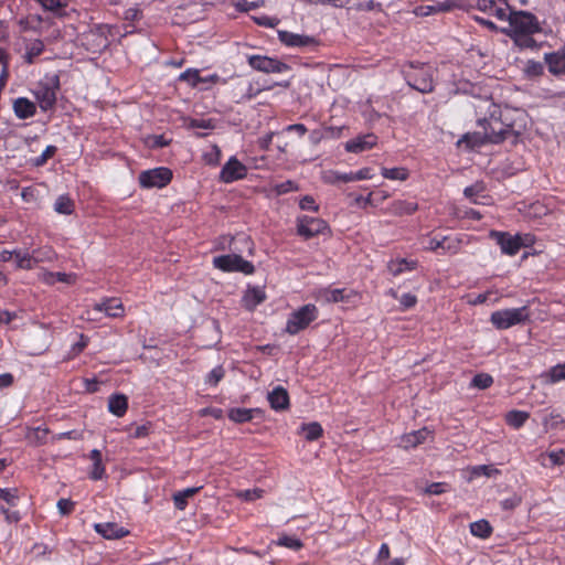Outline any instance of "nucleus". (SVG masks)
Listing matches in <instances>:
<instances>
[{
  "label": "nucleus",
  "instance_id": "1",
  "mask_svg": "<svg viewBox=\"0 0 565 565\" xmlns=\"http://www.w3.org/2000/svg\"><path fill=\"white\" fill-rule=\"evenodd\" d=\"M479 116L477 122L487 132L490 143H501L511 140L515 145L519 139V130L515 122L510 120V110L502 111L500 106L491 99H478L473 105Z\"/></svg>",
  "mask_w": 565,
  "mask_h": 565
},
{
  "label": "nucleus",
  "instance_id": "2",
  "mask_svg": "<svg viewBox=\"0 0 565 565\" xmlns=\"http://www.w3.org/2000/svg\"><path fill=\"white\" fill-rule=\"evenodd\" d=\"M508 21L509 28L502 31L518 49L539 51L542 47L543 43L533 38L534 34L542 32V25L536 15L524 10H510Z\"/></svg>",
  "mask_w": 565,
  "mask_h": 565
},
{
  "label": "nucleus",
  "instance_id": "3",
  "mask_svg": "<svg viewBox=\"0 0 565 565\" xmlns=\"http://www.w3.org/2000/svg\"><path fill=\"white\" fill-rule=\"evenodd\" d=\"M435 67L426 63L409 62L403 66V74L407 84L423 93L428 94L434 90L435 87Z\"/></svg>",
  "mask_w": 565,
  "mask_h": 565
},
{
  "label": "nucleus",
  "instance_id": "4",
  "mask_svg": "<svg viewBox=\"0 0 565 565\" xmlns=\"http://www.w3.org/2000/svg\"><path fill=\"white\" fill-rule=\"evenodd\" d=\"M318 318V309L315 305L308 303L294 311L286 324V332L295 335L306 329Z\"/></svg>",
  "mask_w": 565,
  "mask_h": 565
},
{
  "label": "nucleus",
  "instance_id": "5",
  "mask_svg": "<svg viewBox=\"0 0 565 565\" xmlns=\"http://www.w3.org/2000/svg\"><path fill=\"white\" fill-rule=\"evenodd\" d=\"M527 318V308L524 306L521 308L494 311L492 312L490 320L497 329L504 330L524 322Z\"/></svg>",
  "mask_w": 565,
  "mask_h": 565
},
{
  "label": "nucleus",
  "instance_id": "6",
  "mask_svg": "<svg viewBox=\"0 0 565 565\" xmlns=\"http://www.w3.org/2000/svg\"><path fill=\"white\" fill-rule=\"evenodd\" d=\"M490 236L495 239L502 253L510 256L516 255L522 247L529 246L532 243L530 235L523 237L519 234L511 235L507 232L492 231Z\"/></svg>",
  "mask_w": 565,
  "mask_h": 565
},
{
  "label": "nucleus",
  "instance_id": "7",
  "mask_svg": "<svg viewBox=\"0 0 565 565\" xmlns=\"http://www.w3.org/2000/svg\"><path fill=\"white\" fill-rule=\"evenodd\" d=\"M213 265L215 268L226 273L237 271L250 275L255 271L254 265L237 254L216 256L213 258Z\"/></svg>",
  "mask_w": 565,
  "mask_h": 565
},
{
  "label": "nucleus",
  "instance_id": "8",
  "mask_svg": "<svg viewBox=\"0 0 565 565\" xmlns=\"http://www.w3.org/2000/svg\"><path fill=\"white\" fill-rule=\"evenodd\" d=\"M172 179V171L168 168L160 167L139 174V182L142 188H163Z\"/></svg>",
  "mask_w": 565,
  "mask_h": 565
},
{
  "label": "nucleus",
  "instance_id": "9",
  "mask_svg": "<svg viewBox=\"0 0 565 565\" xmlns=\"http://www.w3.org/2000/svg\"><path fill=\"white\" fill-rule=\"evenodd\" d=\"M328 228L322 218L301 216L297 221V233L306 239L322 234Z\"/></svg>",
  "mask_w": 565,
  "mask_h": 565
},
{
  "label": "nucleus",
  "instance_id": "10",
  "mask_svg": "<svg viewBox=\"0 0 565 565\" xmlns=\"http://www.w3.org/2000/svg\"><path fill=\"white\" fill-rule=\"evenodd\" d=\"M248 64L256 71L264 73H282L288 70V65L268 56L250 55Z\"/></svg>",
  "mask_w": 565,
  "mask_h": 565
},
{
  "label": "nucleus",
  "instance_id": "11",
  "mask_svg": "<svg viewBox=\"0 0 565 565\" xmlns=\"http://www.w3.org/2000/svg\"><path fill=\"white\" fill-rule=\"evenodd\" d=\"M246 174L247 168L236 157H231L221 170L220 180L224 183H232L244 179Z\"/></svg>",
  "mask_w": 565,
  "mask_h": 565
},
{
  "label": "nucleus",
  "instance_id": "12",
  "mask_svg": "<svg viewBox=\"0 0 565 565\" xmlns=\"http://www.w3.org/2000/svg\"><path fill=\"white\" fill-rule=\"evenodd\" d=\"M461 241L458 238H451L444 236L441 238L431 237L428 239L427 249L436 252L443 249L444 253L456 254L460 249Z\"/></svg>",
  "mask_w": 565,
  "mask_h": 565
},
{
  "label": "nucleus",
  "instance_id": "13",
  "mask_svg": "<svg viewBox=\"0 0 565 565\" xmlns=\"http://www.w3.org/2000/svg\"><path fill=\"white\" fill-rule=\"evenodd\" d=\"M544 61L553 75L565 74V45L556 52L545 53Z\"/></svg>",
  "mask_w": 565,
  "mask_h": 565
},
{
  "label": "nucleus",
  "instance_id": "14",
  "mask_svg": "<svg viewBox=\"0 0 565 565\" xmlns=\"http://www.w3.org/2000/svg\"><path fill=\"white\" fill-rule=\"evenodd\" d=\"M377 137L373 134L356 137L345 143L348 152L359 153L364 150L371 149L376 145Z\"/></svg>",
  "mask_w": 565,
  "mask_h": 565
},
{
  "label": "nucleus",
  "instance_id": "15",
  "mask_svg": "<svg viewBox=\"0 0 565 565\" xmlns=\"http://www.w3.org/2000/svg\"><path fill=\"white\" fill-rule=\"evenodd\" d=\"M94 309L100 312L103 311L106 316L111 318L122 317L125 312L122 302L117 298L105 299L96 303Z\"/></svg>",
  "mask_w": 565,
  "mask_h": 565
},
{
  "label": "nucleus",
  "instance_id": "16",
  "mask_svg": "<svg viewBox=\"0 0 565 565\" xmlns=\"http://www.w3.org/2000/svg\"><path fill=\"white\" fill-rule=\"evenodd\" d=\"M94 527L98 534L107 540L121 539L128 534L125 527L111 522L96 523Z\"/></svg>",
  "mask_w": 565,
  "mask_h": 565
},
{
  "label": "nucleus",
  "instance_id": "17",
  "mask_svg": "<svg viewBox=\"0 0 565 565\" xmlns=\"http://www.w3.org/2000/svg\"><path fill=\"white\" fill-rule=\"evenodd\" d=\"M278 38L281 43L287 46H308L315 42L313 38L301 35L289 31H279Z\"/></svg>",
  "mask_w": 565,
  "mask_h": 565
},
{
  "label": "nucleus",
  "instance_id": "18",
  "mask_svg": "<svg viewBox=\"0 0 565 565\" xmlns=\"http://www.w3.org/2000/svg\"><path fill=\"white\" fill-rule=\"evenodd\" d=\"M429 435L430 431L427 428L405 434L401 437L399 446L404 449L415 448L423 444Z\"/></svg>",
  "mask_w": 565,
  "mask_h": 565
},
{
  "label": "nucleus",
  "instance_id": "19",
  "mask_svg": "<svg viewBox=\"0 0 565 565\" xmlns=\"http://www.w3.org/2000/svg\"><path fill=\"white\" fill-rule=\"evenodd\" d=\"M267 398L271 408L275 411H284L289 406L288 392L281 386H277L268 393Z\"/></svg>",
  "mask_w": 565,
  "mask_h": 565
},
{
  "label": "nucleus",
  "instance_id": "20",
  "mask_svg": "<svg viewBox=\"0 0 565 565\" xmlns=\"http://www.w3.org/2000/svg\"><path fill=\"white\" fill-rule=\"evenodd\" d=\"M36 98L43 110L51 109L56 102V90L47 85H42L36 92Z\"/></svg>",
  "mask_w": 565,
  "mask_h": 565
},
{
  "label": "nucleus",
  "instance_id": "21",
  "mask_svg": "<svg viewBox=\"0 0 565 565\" xmlns=\"http://www.w3.org/2000/svg\"><path fill=\"white\" fill-rule=\"evenodd\" d=\"M232 79L236 81V86L239 93H234L233 98L238 103L241 100H249L254 98L259 90L253 89V84L248 81L242 79L239 76H233Z\"/></svg>",
  "mask_w": 565,
  "mask_h": 565
},
{
  "label": "nucleus",
  "instance_id": "22",
  "mask_svg": "<svg viewBox=\"0 0 565 565\" xmlns=\"http://www.w3.org/2000/svg\"><path fill=\"white\" fill-rule=\"evenodd\" d=\"M417 209L418 204L415 202L397 200L390 204L387 212L396 216H403L412 215Z\"/></svg>",
  "mask_w": 565,
  "mask_h": 565
},
{
  "label": "nucleus",
  "instance_id": "23",
  "mask_svg": "<svg viewBox=\"0 0 565 565\" xmlns=\"http://www.w3.org/2000/svg\"><path fill=\"white\" fill-rule=\"evenodd\" d=\"M13 110L18 118L28 119L35 114V105L28 98L20 97L14 100Z\"/></svg>",
  "mask_w": 565,
  "mask_h": 565
},
{
  "label": "nucleus",
  "instance_id": "24",
  "mask_svg": "<svg viewBox=\"0 0 565 565\" xmlns=\"http://www.w3.org/2000/svg\"><path fill=\"white\" fill-rule=\"evenodd\" d=\"M466 143L468 148L480 147L490 143L487 132H467L459 140L458 145Z\"/></svg>",
  "mask_w": 565,
  "mask_h": 565
},
{
  "label": "nucleus",
  "instance_id": "25",
  "mask_svg": "<svg viewBox=\"0 0 565 565\" xmlns=\"http://www.w3.org/2000/svg\"><path fill=\"white\" fill-rule=\"evenodd\" d=\"M128 407L127 397L122 394H114L108 399V409L114 415L122 416Z\"/></svg>",
  "mask_w": 565,
  "mask_h": 565
},
{
  "label": "nucleus",
  "instance_id": "26",
  "mask_svg": "<svg viewBox=\"0 0 565 565\" xmlns=\"http://www.w3.org/2000/svg\"><path fill=\"white\" fill-rule=\"evenodd\" d=\"M266 298L265 291L259 288L248 289L243 298L244 306L248 310H254Z\"/></svg>",
  "mask_w": 565,
  "mask_h": 565
},
{
  "label": "nucleus",
  "instance_id": "27",
  "mask_svg": "<svg viewBox=\"0 0 565 565\" xmlns=\"http://www.w3.org/2000/svg\"><path fill=\"white\" fill-rule=\"evenodd\" d=\"M89 458L93 461L89 477L93 480H100L105 475V467L102 461V452L98 449H93L90 451Z\"/></svg>",
  "mask_w": 565,
  "mask_h": 565
},
{
  "label": "nucleus",
  "instance_id": "28",
  "mask_svg": "<svg viewBox=\"0 0 565 565\" xmlns=\"http://www.w3.org/2000/svg\"><path fill=\"white\" fill-rule=\"evenodd\" d=\"M201 487L195 488H186L182 491L175 492L173 494V503L178 510H184L188 505V499L192 498L195 493L200 491Z\"/></svg>",
  "mask_w": 565,
  "mask_h": 565
},
{
  "label": "nucleus",
  "instance_id": "29",
  "mask_svg": "<svg viewBox=\"0 0 565 565\" xmlns=\"http://www.w3.org/2000/svg\"><path fill=\"white\" fill-rule=\"evenodd\" d=\"M259 413L257 408H231L228 411V418L235 423H246L253 419V414Z\"/></svg>",
  "mask_w": 565,
  "mask_h": 565
},
{
  "label": "nucleus",
  "instance_id": "30",
  "mask_svg": "<svg viewBox=\"0 0 565 565\" xmlns=\"http://www.w3.org/2000/svg\"><path fill=\"white\" fill-rule=\"evenodd\" d=\"M14 258L17 267L20 269L30 270L36 266L32 253L28 250L15 249Z\"/></svg>",
  "mask_w": 565,
  "mask_h": 565
},
{
  "label": "nucleus",
  "instance_id": "31",
  "mask_svg": "<svg viewBox=\"0 0 565 565\" xmlns=\"http://www.w3.org/2000/svg\"><path fill=\"white\" fill-rule=\"evenodd\" d=\"M470 532L473 536L488 539L492 533V526L487 520H479L470 524Z\"/></svg>",
  "mask_w": 565,
  "mask_h": 565
},
{
  "label": "nucleus",
  "instance_id": "32",
  "mask_svg": "<svg viewBox=\"0 0 565 565\" xmlns=\"http://www.w3.org/2000/svg\"><path fill=\"white\" fill-rule=\"evenodd\" d=\"M33 259L35 264L53 262L56 258V254L50 246L39 247L32 250Z\"/></svg>",
  "mask_w": 565,
  "mask_h": 565
},
{
  "label": "nucleus",
  "instance_id": "33",
  "mask_svg": "<svg viewBox=\"0 0 565 565\" xmlns=\"http://www.w3.org/2000/svg\"><path fill=\"white\" fill-rule=\"evenodd\" d=\"M529 417H530V414L527 412L510 411L505 415V420H507L508 425L518 429L525 424V422L527 420Z\"/></svg>",
  "mask_w": 565,
  "mask_h": 565
},
{
  "label": "nucleus",
  "instance_id": "34",
  "mask_svg": "<svg viewBox=\"0 0 565 565\" xmlns=\"http://www.w3.org/2000/svg\"><path fill=\"white\" fill-rule=\"evenodd\" d=\"M547 384H554L559 381L565 380V363L557 364L548 370L545 374L542 375Z\"/></svg>",
  "mask_w": 565,
  "mask_h": 565
},
{
  "label": "nucleus",
  "instance_id": "35",
  "mask_svg": "<svg viewBox=\"0 0 565 565\" xmlns=\"http://www.w3.org/2000/svg\"><path fill=\"white\" fill-rule=\"evenodd\" d=\"M54 211L64 214L71 215L74 211V202L68 195H60L54 203Z\"/></svg>",
  "mask_w": 565,
  "mask_h": 565
},
{
  "label": "nucleus",
  "instance_id": "36",
  "mask_svg": "<svg viewBox=\"0 0 565 565\" xmlns=\"http://www.w3.org/2000/svg\"><path fill=\"white\" fill-rule=\"evenodd\" d=\"M415 262H407L406 259H396L388 263V270L393 276H398L405 270H412L415 268Z\"/></svg>",
  "mask_w": 565,
  "mask_h": 565
},
{
  "label": "nucleus",
  "instance_id": "37",
  "mask_svg": "<svg viewBox=\"0 0 565 565\" xmlns=\"http://www.w3.org/2000/svg\"><path fill=\"white\" fill-rule=\"evenodd\" d=\"M301 430L308 441L317 440L319 437H321L323 431L321 425L317 422L303 424L301 426Z\"/></svg>",
  "mask_w": 565,
  "mask_h": 565
},
{
  "label": "nucleus",
  "instance_id": "38",
  "mask_svg": "<svg viewBox=\"0 0 565 565\" xmlns=\"http://www.w3.org/2000/svg\"><path fill=\"white\" fill-rule=\"evenodd\" d=\"M493 384V377L488 373H478L473 376L470 386L479 390H486Z\"/></svg>",
  "mask_w": 565,
  "mask_h": 565
},
{
  "label": "nucleus",
  "instance_id": "39",
  "mask_svg": "<svg viewBox=\"0 0 565 565\" xmlns=\"http://www.w3.org/2000/svg\"><path fill=\"white\" fill-rule=\"evenodd\" d=\"M382 175L390 180L404 181L408 177V172L404 168H382Z\"/></svg>",
  "mask_w": 565,
  "mask_h": 565
},
{
  "label": "nucleus",
  "instance_id": "40",
  "mask_svg": "<svg viewBox=\"0 0 565 565\" xmlns=\"http://www.w3.org/2000/svg\"><path fill=\"white\" fill-rule=\"evenodd\" d=\"M44 50V44L41 40L32 42L26 50L25 60L29 64H32L34 58L39 56Z\"/></svg>",
  "mask_w": 565,
  "mask_h": 565
},
{
  "label": "nucleus",
  "instance_id": "41",
  "mask_svg": "<svg viewBox=\"0 0 565 565\" xmlns=\"http://www.w3.org/2000/svg\"><path fill=\"white\" fill-rule=\"evenodd\" d=\"M181 81H186L192 86H196L199 83H206L207 79L200 76L198 70H186L180 75Z\"/></svg>",
  "mask_w": 565,
  "mask_h": 565
},
{
  "label": "nucleus",
  "instance_id": "42",
  "mask_svg": "<svg viewBox=\"0 0 565 565\" xmlns=\"http://www.w3.org/2000/svg\"><path fill=\"white\" fill-rule=\"evenodd\" d=\"M277 544L294 551L302 547L301 541L296 536L282 535L278 539Z\"/></svg>",
  "mask_w": 565,
  "mask_h": 565
},
{
  "label": "nucleus",
  "instance_id": "43",
  "mask_svg": "<svg viewBox=\"0 0 565 565\" xmlns=\"http://www.w3.org/2000/svg\"><path fill=\"white\" fill-rule=\"evenodd\" d=\"M524 72L530 77H537L543 74L544 66L541 62L530 60L525 64Z\"/></svg>",
  "mask_w": 565,
  "mask_h": 565
},
{
  "label": "nucleus",
  "instance_id": "44",
  "mask_svg": "<svg viewBox=\"0 0 565 565\" xmlns=\"http://www.w3.org/2000/svg\"><path fill=\"white\" fill-rule=\"evenodd\" d=\"M56 150L57 148L55 146H47L42 152V154L33 160V164L35 167L44 166L46 161L55 154Z\"/></svg>",
  "mask_w": 565,
  "mask_h": 565
},
{
  "label": "nucleus",
  "instance_id": "45",
  "mask_svg": "<svg viewBox=\"0 0 565 565\" xmlns=\"http://www.w3.org/2000/svg\"><path fill=\"white\" fill-rule=\"evenodd\" d=\"M264 494V490L259 488L248 489L237 492L236 497L243 499L245 501H254L256 499L262 498Z\"/></svg>",
  "mask_w": 565,
  "mask_h": 565
},
{
  "label": "nucleus",
  "instance_id": "46",
  "mask_svg": "<svg viewBox=\"0 0 565 565\" xmlns=\"http://www.w3.org/2000/svg\"><path fill=\"white\" fill-rule=\"evenodd\" d=\"M224 377V370L222 366L214 367L206 377V383L210 385H217V383Z\"/></svg>",
  "mask_w": 565,
  "mask_h": 565
},
{
  "label": "nucleus",
  "instance_id": "47",
  "mask_svg": "<svg viewBox=\"0 0 565 565\" xmlns=\"http://www.w3.org/2000/svg\"><path fill=\"white\" fill-rule=\"evenodd\" d=\"M274 190L278 195H281L290 191H297L298 186L295 184V182L287 180L285 182L276 184Z\"/></svg>",
  "mask_w": 565,
  "mask_h": 565
},
{
  "label": "nucleus",
  "instance_id": "48",
  "mask_svg": "<svg viewBox=\"0 0 565 565\" xmlns=\"http://www.w3.org/2000/svg\"><path fill=\"white\" fill-rule=\"evenodd\" d=\"M41 6L47 11H57L58 9L66 6L64 0H38Z\"/></svg>",
  "mask_w": 565,
  "mask_h": 565
},
{
  "label": "nucleus",
  "instance_id": "49",
  "mask_svg": "<svg viewBox=\"0 0 565 565\" xmlns=\"http://www.w3.org/2000/svg\"><path fill=\"white\" fill-rule=\"evenodd\" d=\"M473 475H482L486 477H492L493 475H498L499 470L497 468H493L492 466L481 465L477 466L472 470Z\"/></svg>",
  "mask_w": 565,
  "mask_h": 565
},
{
  "label": "nucleus",
  "instance_id": "50",
  "mask_svg": "<svg viewBox=\"0 0 565 565\" xmlns=\"http://www.w3.org/2000/svg\"><path fill=\"white\" fill-rule=\"evenodd\" d=\"M448 484L445 482H434L425 489L427 494H441L447 491Z\"/></svg>",
  "mask_w": 565,
  "mask_h": 565
},
{
  "label": "nucleus",
  "instance_id": "51",
  "mask_svg": "<svg viewBox=\"0 0 565 565\" xmlns=\"http://www.w3.org/2000/svg\"><path fill=\"white\" fill-rule=\"evenodd\" d=\"M207 164L216 166L221 159V150L217 146L212 147V151L204 156Z\"/></svg>",
  "mask_w": 565,
  "mask_h": 565
},
{
  "label": "nucleus",
  "instance_id": "52",
  "mask_svg": "<svg viewBox=\"0 0 565 565\" xmlns=\"http://www.w3.org/2000/svg\"><path fill=\"white\" fill-rule=\"evenodd\" d=\"M74 502L68 499H60L57 501V509L61 514H70L73 511Z\"/></svg>",
  "mask_w": 565,
  "mask_h": 565
},
{
  "label": "nucleus",
  "instance_id": "53",
  "mask_svg": "<svg viewBox=\"0 0 565 565\" xmlns=\"http://www.w3.org/2000/svg\"><path fill=\"white\" fill-rule=\"evenodd\" d=\"M0 498L4 500L7 503L14 505V501L17 500V491L11 489H2L0 488Z\"/></svg>",
  "mask_w": 565,
  "mask_h": 565
},
{
  "label": "nucleus",
  "instance_id": "54",
  "mask_svg": "<svg viewBox=\"0 0 565 565\" xmlns=\"http://www.w3.org/2000/svg\"><path fill=\"white\" fill-rule=\"evenodd\" d=\"M299 206L301 210H312V211H318V205L316 204L315 200L312 196L310 195H305L300 202H299Z\"/></svg>",
  "mask_w": 565,
  "mask_h": 565
},
{
  "label": "nucleus",
  "instance_id": "55",
  "mask_svg": "<svg viewBox=\"0 0 565 565\" xmlns=\"http://www.w3.org/2000/svg\"><path fill=\"white\" fill-rule=\"evenodd\" d=\"M332 179H330V182H352L353 180V172L350 173H340V172H333L331 175Z\"/></svg>",
  "mask_w": 565,
  "mask_h": 565
},
{
  "label": "nucleus",
  "instance_id": "56",
  "mask_svg": "<svg viewBox=\"0 0 565 565\" xmlns=\"http://www.w3.org/2000/svg\"><path fill=\"white\" fill-rule=\"evenodd\" d=\"M343 292H344V289L329 290L326 294V298H327L328 301L339 302V301H342L344 299Z\"/></svg>",
  "mask_w": 565,
  "mask_h": 565
},
{
  "label": "nucleus",
  "instance_id": "57",
  "mask_svg": "<svg viewBox=\"0 0 565 565\" xmlns=\"http://www.w3.org/2000/svg\"><path fill=\"white\" fill-rule=\"evenodd\" d=\"M417 302V298L416 296L412 295V294H404L401 299H399V303L403 306L404 309H409L412 307H414Z\"/></svg>",
  "mask_w": 565,
  "mask_h": 565
},
{
  "label": "nucleus",
  "instance_id": "58",
  "mask_svg": "<svg viewBox=\"0 0 565 565\" xmlns=\"http://www.w3.org/2000/svg\"><path fill=\"white\" fill-rule=\"evenodd\" d=\"M494 4H495L494 0H477V8L480 11L486 12L488 14H492Z\"/></svg>",
  "mask_w": 565,
  "mask_h": 565
},
{
  "label": "nucleus",
  "instance_id": "59",
  "mask_svg": "<svg viewBox=\"0 0 565 565\" xmlns=\"http://www.w3.org/2000/svg\"><path fill=\"white\" fill-rule=\"evenodd\" d=\"M483 190V188L480 184H473L470 186H467L463 191V194L466 198H468L471 202L477 203L476 200H473V196L480 193Z\"/></svg>",
  "mask_w": 565,
  "mask_h": 565
},
{
  "label": "nucleus",
  "instance_id": "60",
  "mask_svg": "<svg viewBox=\"0 0 565 565\" xmlns=\"http://www.w3.org/2000/svg\"><path fill=\"white\" fill-rule=\"evenodd\" d=\"M61 281L67 285H73L76 281L75 274L55 273V282Z\"/></svg>",
  "mask_w": 565,
  "mask_h": 565
},
{
  "label": "nucleus",
  "instance_id": "61",
  "mask_svg": "<svg viewBox=\"0 0 565 565\" xmlns=\"http://www.w3.org/2000/svg\"><path fill=\"white\" fill-rule=\"evenodd\" d=\"M564 457H565V451L563 449L548 452V458L551 459L553 465H557V466L563 465Z\"/></svg>",
  "mask_w": 565,
  "mask_h": 565
},
{
  "label": "nucleus",
  "instance_id": "62",
  "mask_svg": "<svg viewBox=\"0 0 565 565\" xmlns=\"http://www.w3.org/2000/svg\"><path fill=\"white\" fill-rule=\"evenodd\" d=\"M87 343L88 339L84 334H81L79 341L74 343L72 347L73 354L77 355L78 353H81L86 348Z\"/></svg>",
  "mask_w": 565,
  "mask_h": 565
},
{
  "label": "nucleus",
  "instance_id": "63",
  "mask_svg": "<svg viewBox=\"0 0 565 565\" xmlns=\"http://www.w3.org/2000/svg\"><path fill=\"white\" fill-rule=\"evenodd\" d=\"M326 139L339 138L341 136L342 129L341 127H322Z\"/></svg>",
  "mask_w": 565,
  "mask_h": 565
},
{
  "label": "nucleus",
  "instance_id": "64",
  "mask_svg": "<svg viewBox=\"0 0 565 565\" xmlns=\"http://www.w3.org/2000/svg\"><path fill=\"white\" fill-rule=\"evenodd\" d=\"M39 279L49 286H53L55 284V273L44 270L39 274Z\"/></svg>",
  "mask_w": 565,
  "mask_h": 565
}]
</instances>
